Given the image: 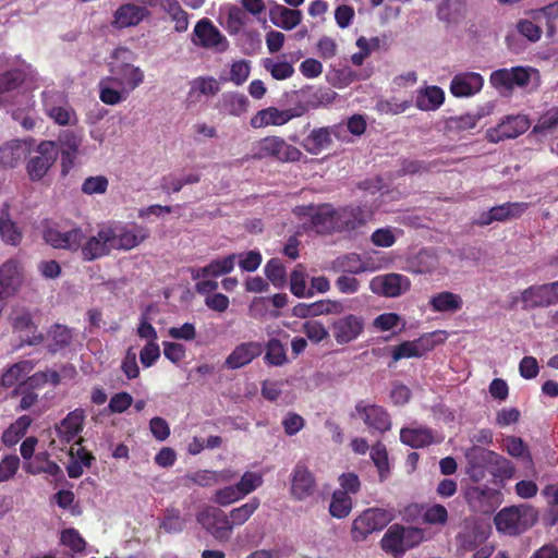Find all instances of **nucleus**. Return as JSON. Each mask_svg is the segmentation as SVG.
<instances>
[{"mask_svg":"<svg viewBox=\"0 0 558 558\" xmlns=\"http://www.w3.org/2000/svg\"><path fill=\"white\" fill-rule=\"evenodd\" d=\"M84 411L76 409L70 412L56 427L57 435L62 442H71L82 432Z\"/></svg>","mask_w":558,"mask_h":558,"instance_id":"obj_30","label":"nucleus"},{"mask_svg":"<svg viewBox=\"0 0 558 558\" xmlns=\"http://www.w3.org/2000/svg\"><path fill=\"white\" fill-rule=\"evenodd\" d=\"M259 505L260 500L257 497H253L246 504L232 509L228 515L230 518V523H232V527L234 525L244 524L259 508Z\"/></svg>","mask_w":558,"mask_h":558,"instance_id":"obj_47","label":"nucleus"},{"mask_svg":"<svg viewBox=\"0 0 558 558\" xmlns=\"http://www.w3.org/2000/svg\"><path fill=\"white\" fill-rule=\"evenodd\" d=\"M48 337L50 339L48 351L57 353L71 344L73 340V330L65 325L54 324L48 330Z\"/></svg>","mask_w":558,"mask_h":558,"instance_id":"obj_36","label":"nucleus"},{"mask_svg":"<svg viewBox=\"0 0 558 558\" xmlns=\"http://www.w3.org/2000/svg\"><path fill=\"white\" fill-rule=\"evenodd\" d=\"M248 105V99L244 94L228 93L222 98V107L231 116L243 114L247 111Z\"/></svg>","mask_w":558,"mask_h":558,"instance_id":"obj_46","label":"nucleus"},{"mask_svg":"<svg viewBox=\"0 0 558 558\" xmlns=\"http://www.w3.org/2000/svg\"><path fill=\"white\" fill-rule=\"evenodd\" d=\"M45 113L57 124L74 125L77 123L75 110L69 105L65 95L58 90H45L41 94Z\"/></svg>","mask_w":558,"mask_h":558,"instance_id":"obj_7","label":"nucleus"},{"mask_svg":"<svg viewBox=\"0 0 558 558\" xmlns=\"http://www.w3.org/2000/svg\"><path fill=\"white\" fill-rule=\"evenodd\" d=\"M24 82V74L20 70H10L0 74V94L9 93L20 87Z\"/></svg>","mask_w":558,"mask_h":558,"instance_id":"obj_59","label":"nucleus"},{"mask_svg":"<svg viewBox=\"0 0 558 558\" xmlns=\"http://www.w3.org/2000/svg\"><path fill=\"white\" fill-rule=\"evenodd\" d=\"M464 499L472 512L490 515L501 505L502 494L499 489L486 485H474L465 488Z\"/></svg>","mask_w":558,"mask_h":558,"instance_id":"obj_6","label":"nucleus"},{"mask_svg":"<svg viewBox=\"0 0 558 558\" xmlns=\"http://www.w3.org/2000/svg\"><path fill=\"white\" fill-rule=\"evenodd\" d=\"M263 483L260 475L253 472H245L241 480L235 484L238 492L242 497L254 492Z\"/></svg>","mask_w":558,"mask_h":558,"instance_id":"obj_63","label":"nucleus"},{"mask_svg":"<svg viewBox=\"0 0 558 558\" xmlns=\"http://www.w3.org/2000/svg\"><path fill=\"white\" fill-rule=\"evenodd\" d=\"M185 519L179 509L170 507L165 510L160 527L167 533H180L185 526Z\"/></svg>","mask_w":558,"mask_h":558,"instance_id":"obj_54","label":"nucleus"},{"mask_svg":"<svg viewBox=\"0 0 558 558\" xmlns=\"http://www.w3.org/2000/svg\"><path fill=\"white\" fill-rule=\"evenodd\" d=\"M302 331L314 343H319L329 337L328 330L317 320L305 322L302 326Z\"/></svg>","mask_w":558,"mask_h":558,"instance_id":"obj_61","label":"nucleus"},{"mask_svg":"<svg viewBox=\"0 0 558 558\" xmlns=\"http://www.w3.org/2000/svg\"><path fill=\"white\" fill-rule=\"evenodd\" d=\"M196 520L217 541L226 542L232 534L230 518L218 508H205L197 513Z\"/></svg>","mask_w":558,"mask_h":558,"instance_id":"obj_10","label":"nucleus"},{"mask_svg":"<svg viewBox=\"0 0 558 558\" xmlns=\"http://www.w3.org/2000/svg\"><path fill=\"white\" fill-rule=\"evenodd\" d=\"M434 312H457L462 308L463 301L459 294L442 291L433 295L428 302Z\"/></svg>","mask_w":558,"mask_h":558,"instance_id":"obj_38","label":"nucleus"},{"mask_svg":"<svg viewBox=\"0 0 558 558\" xmlns=\"http://www.w3.org/2000/svg\"><path fill=\"white\" fill-rule=\"evenodd\" d=\"M34 368L32 361L23 360L12 364L0 376V385L4 388L13 387L19 380Z\"/></svg>","mask_w":558,"mask_h":558,"instance_id":"obj_41","label":"nucleus"},{"mask_svg":"<svg viewBox=\"0 0 558 558\" xmlns=\"http://www.w3.org/2000/svg\"><path fill=\"white\" fill-rule=\"evenodd\" d=\"M33 153L26 162V171L32 181H39L57 160V145L53 141H41Z\"/></svg>","mask_w":558,"mask_h":558,"instance_id":"obj_9","label":"nucleus"},{"mask_svg":"<svg viewBox=\"0 0 558 558\" xmlns=\"http://www.w3.org/2000/svg\"><path fill=\"white\" fill-rule=\"evenodd\" d=\"M339 125L314 129L303 138L302 147L311 155H318L332 144L331 135L339 136Z\"/></svg>","mask_w":558,"mask_h":558,"instance_id":"obj_26","label":"nucleus"},{"mask_svg":"<svg viewBox=\"0 0 558 558\" xmlns=\"http://www.w3.org/2000/svg\"><path fill=\"white\" fill-rule=\"evenodd\" d=\"M110 75L107 76L108 81L113 85L124 89V92H133L144 81V73L138 66L120 60L118 58V50L113 56V60L109 64Z\"/></svg>","mask_w":558,"mask_h":558,"instance_id":"obj_8","label":"nucleus"},{"mask_svg":"<svg viewBox=\"0 0 558 558\" xmlns=\"http://www.w3.org/2000/svg\"><path fill=\"white\" fill-rule=\"evenodd\" d=\"M380 544L385 551L391 553L395 557L404 554L403 526L400 524L391 525L383 536Z\"/></svg>","mask_w":558,"mask_h":558,"instance_id":"obj_35","label":"nucleus"},{"mask_svg":"<svg viewBox=\"0 0 558 558\" xmlns=\"http://www.w3.org/2000/svg\"><path fill=\"white\" fill-rule=\"evenodd\" d=\"M43 239L53 248L66 250L72 253L80 251L85 234L80 227L61 231L57 225H48L43 230Z\"/></svg>","mask_w":558,"mask_h":558,"instance_id":"obj_11","label":"nucleus"},{"mask_svg":"<svg viewBox=\"0 0 558 558\" xmlns=\"http://www.w3.org/2000/svg\"><path fill=\"white\" fill-rule=\"evenodd\" d=\"M311 210V223L318 234L339 232L337 211L330 204H323Z\"/></svg>","mask_w":558,"mask_h":558,"instance_id":"obj_25","label":"nucleus"},{"mask_svg":"<svg viewBox=\"0 0 558 558\" xmlns=\"http://www.w3.org/2000/svg\"><path fill=\"white\" fill-rule=\"evenodd\" d=\"M530 121L525 116H508L497 126L487 130L486 137L490 143L515 138L526 132Z\"/></svg>","mask_w":558,"mask_h":558,"instance_id":"obj_14","label":"nucleus"},{"mask_svg":"<svg viewBox=\"0 0 558 558\" xmlns=\"http://www.w3.org/2000/svg\"><path fill=\"white\" fill-rule=\"evenodd\" d=\"M484 78L476 72L456 74L450 83V93L458 98L471 97L481 92Z\"/></svg>","mask_w":558,"mask_h":558,"instance_id":"obj_24","label":"nucleus"},{"mask_svg":"<svg viewBox=\"0 0 558 558\" xmlns=\"http://www.w3.org/2000/svg\"><path fill=\"white\" fill-rule=\"evenodd\" d=\"M161 9L169 14L175 23L177 32H185L189 27L187 13L178 0H159Z\"/></svg>","mask_w":558,"mask_h":558,"instance_id":"obj_43","label":"nucleus"},{"mask_svg":"<svg viewBox=\"0 0 558 558\" xmlns=\"http://www.w3.org/2000/svg\"><path fill=\"white\" fill-rule=\"evenodd\" d=\"M0 236L11 245H17L22 240V233L16 223L9 218V213H2L0 217Z\"/></svg>","mask_w":558,"mask_h":558,"instance_id":"obj_50","label":"nucleus"},{"mask_svg":"<svg viewBox=\"0 0 558 558\" xmlns=\"http://www.w3.org/2000/svg\"><path fill=\"white\" fill-rule=\"evenodd\" d=\"M465 473L474 483L484 481L487 474H490L493 483L497 484L512 478L515 473V468L509 459L481 446L470 448L465 453Z\"/></svg>","mask_w":558,"mask_h":558,"instance_id":"obj_1","label":"nucleus"},{"mask_svg":"<svg viewBox=\"0 0 558 558\" xmlns=\"http://www.w3.org/2000/svg\"><path fill=\"white\" fill-rule=\"evenodd\" d=\"M220 90L219 83L211 76L203 77L199 76L192 82L191 92L192 95L198 92L202 95L214 96Z\"/></svg>","mask_w":558,"mask_h":558,"instance_id":"obj_58","label":"nucleus"},{"mask_svg":"<svg viewBox=\"0 0 558 558\" xmlns=\"http://www.w3.org/2000/svg\"><path fill=\"white\" fill-rule=\"evenodd\" d=\"M12 328L20 335L21 341L27 345H37L44 340L28 311H22L13 317Z\"/></svg>","mask_w":558,"mask_h":558,"instance_id":"obj_23","label":"nucleus"},{"mask_svg":"<svg viewBox=\"0 0 558 558\" xmlns=\"http://www.w3.org/2000/svg\"><path fill=\"white\" fill-rule=\"evenodd\" d=\"M192 40L196 46L215 49L218 52L228 48L227 38L208 19H203L196 23Z\"/></svg>","mask_w":558,"mask_h":558,"instance_id":"obj_13","label":"nucleus"},{"mask_svg":"<svg viewBox=\"0 0 558 558\" xmlns=\"http://www.w3.org/2000/svg\"><path fill=\"white\" fill-rule=\"evenodd\" d=\"M235 254H229L223 258H217L211 260L207 266L204 267L203 275H210L211 277H219L231 272L235 264Z\"/></svg>","mask_w":558,"mask_h":558,"instance_id":"obj_51","label":"nucleus"},{"mask_svg":"<svg viewBox=\"0 0 558 558\" xmlns=\"http://www.w3.org/2000/svg\"><path fill=\"white\" fill-rule=\"evenodd\" d=\"M291 494L298 500H304L316 490V481L305 463L298 462L292 471Z\"/></svg>","mask_w":558,"mask_h":558,"instance_id":"obj_20","label":"nucleus"},{"mask_svg":"<svg viewBox=\"0 0 558 558\" xmlns=\"http://www.w3.org/2000/svg\"><path fill=\"white\" fill-rule=\"evenodd\" d=\"M339 232L353 231L366 225L368 213L362 206L349 205L336 209Z\"/></svg>","mask_w":558,"mask_h":558,"instance_id":"obj_27","label":"nucleus"},{"mask_svg":"<svg viewBox=\"0 0 558 558\" xmlns=\"http://www.w3.org/2000/svg\"><path fill=\"white\" fill-rule=\"evenodd\" d=\"M529 208L527 203L523 202H507L501 205L492 207L487 211H483L475 223L481 227L488 226L495 221H506L512 218H520Z\"/></svg>","mask_w":558,"mask_h":558,"instance_id":"obj_17","label":"nucleus"},{"mask_svg":"<svg viewBox=\"0 0 558 558\" xmlns=\"http://www.w3.org/2000/svg\"><path fill=\"white\" fill-rule=\"evenodd\" d=\"M267 279L276 287L282 288L287 281V271L282 262L278 258H271L265 266Z\"/></svg>","mask_w":558,"mask_h":558,"instance_id":"obj_56","label":"nucleus"},{"mask_svg":"<svg viewBox=\"0 0 558 558\" xmlns=\"http://www.w3.org/2000/svg\"><path fill=\"white\" fill-rule=\"evenodd\" d=\"M411 282L408 277L401 274H387L376 276L371 280V290L379 295L397 298L410 289Z\"/></svg>","mask_w":558,"mask_h":558,"instance_id":"obj_16","label":"nucleus"},{"mask_svg":"<svg viewBox=\"0 0 558 558\" xmlns=\"http://www.w3.org/2000/svg\"><path fill=\"white\" fill-rule=\"evenodd\" d=\"M29 153L26 144L19 140L10 141L0 147V168L13 169Z\"/></svg>","mask_w":558,"mask_h":558,"instance_id":"obj_31","label":"nucleus"},{"mask_svg":"<svg viewBox=\"0 0 558 558\" xmlns=\"http://www.w3.org/2000/svg\"><path fill=\"white\" fill-rule=\"evenodd\" d=\"M17 262L10 259L0 266V298L8 294L17 280Z\"/></svg>","mask_w":558,"mask_h":558,"instance_id":"obj_48","label":"nucleus"},{"mask_svg":"<svg viewBox=\"0 0 558 558\" xmlns=\"http://www.w3.org/2000/svg\"><path fill=\"white\" fill-rule=\"evenodd\" d=\"M106 229L112 251H130L149 236L147 228L136 223L113 221L106 225Z\"/></svg>","mask_w":558,"mask_h":558,"instance_id":"obj_4","label":"nucleus"},{"mask_svg":"<svg viewBox=\"0 0 558 558\" xmlns=\"http://www.w3.org/2000/svg\"><path fill=\"white\" fill-rule=\"evenodd\" d=\"M353 507L352 498L345 492L335 490L329 505V513L337 519L347 518Z\"/></svg>","mask_w":558,"mask_h":558,"instance_id":"obj_44","label":"nucleus"},{"mask_svg":"<svg viewBox=\"0 0 558 558\" xmlns=\"http://www.w3.org/2000/svg\"><path fill=\"white\" fill-rule=\"evenodd\" d=\"M109 240L106 225L99 228L96 235L85 238L80 248L83 260L92 262L108 256L112 251Z\"/></svg>","mask_w":558,"mask_h":558,"instance_id":"obj_22","label":"nucleus"},{"mask_svg":"<svg viewBox=\"0 0 558 558\" xmlns=\"http://www.w3.org/2000/svg\"><path fill=\"white\" fill-rule=\"evenodd\" d=\"M337 272L359 275L368 270V267L362 262L356 253L345 254L338 257L332 265Z\"/></svg>","mask_w":558,"mask_h":558,"instance_id":"obj_42","label":"nucleus"},{"mask_svg":"<svg viewBox=\"0 0 558 558\" xmlns=\"http://www.w3.org/2000/svg\"><path fill=\"white\" fill-rule=\"evenodd\" d=\"M393 519L392 510L368 508L354 519L351 527L352 539L362 542L369 534L384 530Z\"/></svg>","mask_w":558,"mask_h":558,"instance_id":"obj_5","label":"nucleus"},{"mask_svg":"<svg viewBox=\"0 0 558 558\" xmlns=\"http://www.w3.org/2000/svg\"><path fill=\"white\" fill-rule=\"evenodd\" d=\"M526 512V509L523 507L511 506L504 508L494 519L497 530L510 535L520 534L530 525L525 518Z\"/></svg>","mask_w":558,"mask_h":558,"instance_id":"obj_15","label":"nucleus"},{"mask_svg":"<svg viewBox=\"0 0 558 558\" xmlns=\"http://www.w3.org/2000/svg\"><path fill=\"white\" fill-rule=\"evenodd\" d=\"M303 153L283 137L269 135L256 142L253 151V159H269L280 163L298 162Z\"/></svg>","mask_w":558,"mask_h":558,"instance_id":"obj_3","label":"nucleus"},{"mask_svg":"<svg viewBox=\"0 0 558 558\" xmlns=\"http://www.w3.org/2000/svg\"><path fill=\"white\" fill-rule=\"evenodd\" d=\"M445 101L444 90L436 85L426 86L416 92L415 106L422 111H435Z\"/></svg>","mask_w":558,"mask_h":558,"instance_id":"obj_32","label":"nucleus"},{"mask_svg":"<svg viewBox=\"0 0 558 558\" xmlns=\"http://www.w3.org/2000/svg\"><path fill=\"white\" fill-rule=\"evenodd\" d=\"M357 415L364 421L367 427L379 434H384L391 428V418L386 409L377 404H365L360 401L355 405Z\"/></svg>","mask_w":558,"mask_h":558,"instance_id":"obj_18","label":"nucleus"},{"mask_svg":"<svg viewBox=\"0 0 558 558\" xmlns=\"http://www.w3.org/2000/svg\"><path fill=\"white\" fill-rule=\"evenodd\" d=\"M24 470L29 474L46 473L51 476H58L61 474V468L54 462L49 460L47 452H40L35 454L33 460L24 464Z\"/></svg>","mask_w":558,"mask_h":558,"instance_id":"obj_37","label":"nucleus"},{"mask_svg":"<svg viewBox=\"0 0 558 558\" xmlns=\"http://www.w3.org/2000/svg\"><path fill=\"white\" fill-rule=\"evenodd\" d=\"M371 458L378 469L380 482L385 481L389 475L388 452L386 446L378 441L371 449Z\"/></svg>","mask_w":558,"mask_h":558,"instance_id":"obj_55","label":"nucleus"},{"mask_svg":"<svg viewBox=\"0 0 558 558\" xmlns=\"http://www.w3.org/2000/svg\"><path fill=\"white\" fill-rule=\"evenodd\" d=\"M400 440L412 448H423L433 444L434 437L432 430L426 427L402 428Z\"/></svg>","mask_w":558,"mask_h":558,"instance_id":"obj_40","label":"nucleus"},{"mask_svg":"<svg viewBox=\"0 0 558 558\" xmlns=\"http://www.w3.org/2000/svg\"><path fill=\"white\" fill-rule=\"evenodd\" d=\"M109 181L105 175L88 177L82 184V192L86 195L105 194L108 190Z\"/></svg>","mask_w":558,"mask_h":558,"instance_id":"obj_62","label":"nucleus"},{"mask_svg":"<svg viewBox=\"0 0 558 558\" xmlns=\"http://www.w3.org/2000/svg\"><path fill=\"white\" fill-rule=\"evenodd\" d=\"M60 542L74 553H82L85 549L86 542L76 529L70 527L61 532Z\"/></svg>","mask_w":558,"mask_h":558,"instance_id":"obj_57","label":"nucleus"},{"mask_svg":"<svg viewBox=\"0 0 558 558\" xmlns=\"http://www.w3.org/2000/svg\"><path fill=\"white\" fill-rule=\"evenodd\" d=\"M290 291L296 298H312L314 291L306 289L305 272L299 264L290 275Z\"/></svg>","mask_w":558,"mask_h":558,"instance_id":"obj_53","label":"nucleus"},{"mask_svg":"<svg viewBox=\"0 0 558 558\" xmlns=\"http://www.w3.org/2000/svg\"><path fill=\"white\" fill-rule=\"evenodd\" d=\"M264 363L267 366L279 367L289 363L287 348L278 338H269L264 345Z\"/></svg>","mask_w":558,"mask_h":558,"instance_id":"obj_34","label":"nucleus"},{"mask_svg":"<svg viewBox=\"0 0 558 558\" xmlns=\"http://www.w3.org/2000/svg\"><path fill=\"white\" fill-rule=\"evenodd\" d=\"M112 86L114 85L109 82L107 77L99 82V98L104 104L109 106L122 102L130 94V92H124L122 88L116 89Z\"/></svg>","mask_w":558,"mask_h":558,"instance_id":"obj_45","label":"nucleus"},{"mask_svg":"<svg viewBox=\"0 0 558 558\" xmlns=\"http://www.w3.org/2000/svg\"><path fill=\"white\" fill-rule=\"evenodd\" d=\"M264 352V344L258 341L242 342L232 350L225 361V367L238 369L252 363Z\"/></svg>","mask_w":558,"mask_h":558,"instance_id":"obj_19","label":"nucleus"},{"mask_svg":"<svg viewBox=\"0 0 558 558\" xmlns=\"http://www.w3.org/2000/svg\"><path fill=\"white\" fill-rule=\"evenodd\" d=\"M423 520L428 524L445 525L448 521V511L445 506L435 504L425 510Z\"/></svg>","mask_w":558,"mask_h":558,"instance_id":"obj_64","label":"nucleus"},{"mask_svg":"<svg viewBox=\"0 0 558 558\" xmlns=\"http://www.w3.org/2000/svg\"><path fill=\"white\" fill-rule=\"evenodd\" d=\"M147 16H149V10L146 7L124 3L114 11L111 25L116 29L133 27L142 23Z\"/></svg>","mask_w":558,"mask_h":558,"instance_id":"obj_21","label":"nucleus"},{"mask_svg":"<svg viewBox=\"0 0 558 558\" xmlns=\"http://www.w3.org/2000/svg\"><path fill=\"white\" fill-rule=\"evenodd\" d=\"M342 311L339 301L319 300L313 303H298L292 308V315L298 318L315 317L324 314H338Z\"/></svg>","mask_w":558,"mask_h":558,"instance_id":"obj_28","label":"nucleus"},{"mask_svg":"<svg viewBox=\"0 0 558 558\" xmlns=\"http://www.w3.org/2000/svg\"><path fill=\"white\" fill-rule=\"evenodd\" d=\"M364 318L355 314L343 315L332 322L330 329L338 344L356 340L364 331Z\"/></svg>","mask_w":558,"mask_h":558,"instance_id":"obj_12","label":"nucleus"},{"mask_svg":"<svg viewBox=\"0 0 558 558\" xmlns=\"http://www.w3.org/2000/svg\"><path fill=\"white\" fill-rule=\"evenodd\" d=\"M425 351L421 340L404 341L392 349V360L397 362L405 357H421Z\"/></svg>","mask_w":558,"mask_h":558,"instance_id":"obj_52","label":"nucleus"},{"mask_svg":"<svg viewBox=\"0 0 558 558\" xmlns=\"http://www.w3.org/2000/svg\"><path fill=\"white\" fill-rule=\"evenodd\" d=\"M17 395H21L20 403L15 408V411L17 412L29 410L39 400L38 393L33 391L32 389L25 388V384H20L17 387L14 388V390L12 391V397H15Z\"/></svg>","mask_w":558,"mask_h":558,"instance_id":"obj_60","label":"nucleus"},{"mask_svg":"<svg viewBox=\"0 0 558 558\" xmlns=\"http://www.w3.org/2000/svg\"><path fill=\"white\" fill-rule=\"evenodd\" d=\"M320 88L305 87L296 93L299 98L294 107L280 110L277 107H267L256 112L251 119L254 129H262L269 125L280 126L294 118L305 114L310 108H316L322 104L323 96Z\"/></svg>","mask_w":558,"mask_h":558,"instance_id":"obj_2","label":"nucleus"},{"mask_svg":"<svg viewBox=\"0 0 558 558\" xmlns=\"http://www.w3.org/2000/svg\"><path fill=\"white\" fill-rule=\"evenodd\" d=\"M521 301L524 303V310H534L538 307H549L554 304L549 292V284L531 286L521 292Z\"/></svg>","mask_w":558,"mask_h":558,"instance_id":"obj_29","label":"nucleus"},{"mask_svg":"<svg viewBox=\"0 0 558 558\" xmlns=\"http://www.w3.org/2000/svg\"><path fill=\"white\" fill-rule=\"evenodd\" d=\"M271 22L286 31L293 29L302 21V13L300 10L288 9L281 4H276L270 10Z\"/></svg>","mask_w":558,"mask_h":558,"instance_id":"obj_33","label":"nucleus"},{"mask_svg":"<svg viewBox=\"0 0 558 558\" xmlns=\"http://www.w3.org/2000/svg\"><path fill=\"white\" fill-rule=\"evenodd\" d=\"M515 33L523 36L531 43H536L542 37V28L530 20L521 19L515 24V32H509L506 36V44L508 48L513 49V40Z\"/></svg>","mask_w":558,"mask_h":558,"instance_id":"obj_39","label":"nucleus"},{"mask_svg":"<svg viewBox=\"0 0 558 558\" xmlns=\"http://www.w3.org/2000/svg\"><path fill=\"white\" fill-rule=\"evenodd\" d=\"M263 66L277 81L290 78L294 74V68L288 61H275L271 58H265Z\"/></svg>","mask_w":558,"mask_h":558,"instance_id":"obj_49","label":"nucleus"}]
</instances>
